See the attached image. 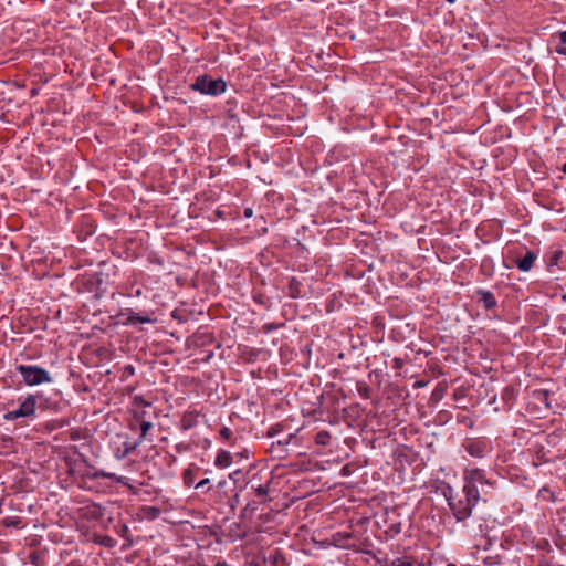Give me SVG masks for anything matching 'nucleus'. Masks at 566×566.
<instances>
[{"instance_id":"obj_1","label":"nucleus","mask_w":566,"mask_h":566,"mask_svg":"<svg viewBox=\"0 0 566 566\" xmlns=\"http://www.w3.org/2000/svg\"><path fill=\"white\" fill-rule=\"evenodd\" d=\"M478 484H486L484 476L478 470L471 471L467 478V484L463 486L464 497L449 499V505L459 521L470 516L472 509L480 500Z\"/></svg>"},{"instance_id":"obj_2","label":"nucleus","mask_w":566,"mask_h":566,"mask_svg":"<svg viewBox=\"0 0 566 566\" xmlns=\"http://www.w3.org/2000/svg\"><path fill=\"white\" fill-rule=\"evenodd\" d=\"M17 370L28 386H36L52 381L50 373L39 366L18 365Z\"/></svg>"},{"instance_id":"obj_3","label":"nucleus","mask_w":566,"mask_h":566,"mask_svg":"<svg viewBox=\"0 0 566 566\" xmlns=\"http://www.w3.org/2000/svg\"><path fill=\"white\" fill-rule=\"evenodd\" d=\"M191 87L202 94L218 95L226 90V83L221 78L201 76L196 80Z\"/></svg>"},{"instance_id":"obj_4","label":"nucleus","mask_w":566,"mask_h":566,"mask_svg":"<svg viewBox=\"0 0 566 566\" xmlns=\"http://www.w3.org/2000/svg\"><path fill=\"white\" fill-rule=\"evenodd\" d=\"M36 399L33 395H29L17 410L9 411L4 415L6 420H14L19 417H31L35 413Z\"/></svg>"},{"instance_id":"obj_5","label":"nucleus","mask_w":566,"mask_h":566,"mask_svg":"<svg viewBox=\"0 0 566 566\" xmlns=\"http://www.w3.org/2000/svg\"><path fill=\"white\" fill-rule=\"evenodd\" d=\"M536 260V254L532 251H527L526 254L516 261V265L518 270L523 272H527L532 269L534 262Z\"/></svg>"},{"instance_id":"obj_6","label":"nucleus","mask_w":566,"mask_h":566,"mask_svg":"<svg viewBox=\"0 0 566 566\" xmlns=\"http://www.w3.org/2000/svg\"><path fill=\"white\" fill-rule=\"evenodd\" d=\"M232 462V455L226 450H221L216 458V465L219 468H228Z\"/></svg>"},{"instance_id":"obj_7","label":"nucleus","mask_w":566,"mask_h":566,"mask_svg":"<svg viewBox=\"0 0 566 566\" xmlns=\"http://www.w3.org/2000/svg\"><path fill=\"white\" fill-rule=\"evenodd\" d=\"M331 434L329 432L323 430L316 433L315 436V442L321 446H326L329 443Z\"/></svg>"},{"instance_id":"obj_8","label":"nucleus","mask_w":566,"mask_h":566,"mask_svg":"<svg viewBox=\"0 0 566 566\" xmlns=\"http://www.w3.org/2000/svg\"><path fill=\"white\" fill-rule=\"evenodd\" d=\"M481 298L486 308H491V307L495 306V304H496V301H495L493 294H491L490 292H481Z\"/></svg>"},{"instance_id":"obj_9","label":"nucleus","mask_w":566,"mask_h":566,"mask_svg":"<svg viewBox=\"0 0 566 566\" xmlns=\"http://www.w3.org/2000/svg\"><path fill=\"white\" fill-rule=\"evenodd\" d=\"M384 566H413L412 563L406 558H396Z\"/></svg>"},{"instance_id":"obj_10","label":"nucleus","mask_w":566,"mask_h":566,"mask_svg":"<svg viewBox=\"0 0 566 566\" xmlns=\"http://www.w3.org/2000/svg\"><path fill=\"white\" fill-rule=\"evenodd\" d=\"M562 44L556 48V52L559 54H566V31L559 35Z\"/></svg>"},{"instance_id":"obj_11","label":"nucleus","mask_w":566,"mask_h":566,"mask_svg":"<svg viewBox=\"0 0 566 566\" xmlns=\"http://www.w3.org/2000/svg\"><path fill=\"white\" fill-rule=\"evenodd\" d=\"M153 427L149 421H143L140 424L142 438H144L147 431Z\"/></svg>"},{"instance_id":"obj_12","label":"nucleus","mask_w":566,"mask_h":566,"mask_svg":"<svg viewBox=\"0 0 566 566\" xmlns=\"http://www.w3.org/2000/svg\"><path fill=\"white\" fill-rule=\"evenodd\" d=\"M220 434L222 438L229 439L232 436V431L229 428L224 427L220 430Z\"/></svg>"},{"instance_id":"obj_13","label":"nucleus","mask_w":566,"mask_h":566,"mask_svg":"<svg viewBox=\"0 0 566 566\" xmlns=\"http://www.w3.org/2000/svg\"><path fill=\"white\" fill-rule=\"evenodd\" d=\"M256 493H258V495H260V496L266 495V493H268V489H266V486H264V485H260V486L256 489Z\"/></svg>"},{"instance_id":"obj_14","label":"nucleus","mask_w":566,"mask_h":566,"mask_svg":"<svg viewBox=\"0 0 566 566\" xmlns=\"http://www.w3.org/2000/svg\"><path fill=\"white\" fill-rule=\"evenodd\" d=\"M130 319H132L133 322H134V321H137V322H140V323H149V322H150V318H148V317H140V316L132 317Z\"/></svg>"},{"instance_id":"obj_15","label":"nucleus","mask_w":566,"mask_h":566,"mask_svg":"<svg viewBox=\"0 0 566 566\" xmlns=\"http://www.w3.org/2000/svg\"><path fill=\"white\" fill-rule=\"evenodd\" d=\"M209 483V479H203L201 480L197 485H196V489H201L202 486H205L206 484Z\"/></svg>"},{"instance_id":"obj_16","label":"nucleus","mask_w":566,"mask_h":566,"mask_svg":"<svg viewBox=\"0 0 566 566\" xmlns=\"http://www.w3.org/2000/svg\"><path fill=\"white\" fill-rule=\"evenodd\" d=\"M244 216H245V217H248V218H249V217H251V216H252V209L247 208V209L244 210Z\"/></svg>"},{"instance_id":"obj_17","label":"nucleus","mask_w":566,"mask_h":566,"mask_svg":"<svg viewBox=\"0 0 566 566\" xmlns=\"http://www.w3.org/2000/svg\"><path fill=\"white\" fill-rule=\"evenodd\" d=\"M562 170H563V172L566 174V163L563 165V169Z\"/></svg>"},{"instance_id":"obj_18","label":"nucleus","mask_w":566,"mask_h":566,"mask_svg":"<svg viewBox=\"0 0 566 566\" xmlns=\"http://www.w3.org/2000/svg\"><path fill=\"white\" fill-rule=\"evenodd\" d=\"M447 1L450 2V3H453L455 0H447Z\"/></svg>"},{"instance_id":"obj_19","label":"nucleus","mask_w":566,"mask_h":566,"mask_svg":"<svg viewBox=\"0 0 566 566\" xmlns=\"http://www.w3.org/2000/svg\"><path fill=\"white\" fill-rule=\"evenodd\" d=\"M448 566H454V565H448Z\"/></svg>"}]
</instances>
